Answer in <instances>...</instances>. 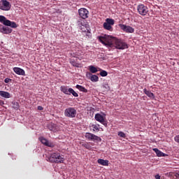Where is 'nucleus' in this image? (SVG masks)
<instances>
[{"mask_svg": "<svg viewBox=\"0 0 179 179\" xmlns=\"http://www.w3.org/2000/svg\"><path fill=\"white\" fill-rule=\"evenodd\" d=\"M99 41L108 48H116L117 50H126L128 44L122 39H118L109 35H103L99 37Z\"/></svg>", "mask_w": 179, "mask_h": 179, "instance_id": "obj_1", "label": "nucleus"}, {"mask_svg": "<svg viewBox=\"0 0 179 179\" xmlns=\"http://www.w3.org/2000/svg\"><path fill=\"white\" fill-rule=\"evenodd\" d=\"M48 160L51 163H63L64 159L59 153H53L48 157Z\"/></svg>", "mask_w": 179, "mask_h": 179, "instance_id": "obj_2", "label": "nucleus"}, {"mask_svg": "<svg viewBox=\"0 0 179 179\" xmlns=\"http://www.w3.org/2000/svg\"><path fill=\"white\" fill-rule=\"evenodd\" d=\"M76 114V109L73 107H69L64 110V116L68 118H75Z\"/></svg>", "mask_w": 179, "mask_h": 179, "instance_id": "obj_3", "label": "nucleus"}, {"mask_svg": "<svg viewBox=\"0 0 179 179\" xmlns=\"http://www.w3.org/2000/svg\"><path fill=\"white\" fill-rule=\"evenodd\" d=\"M115 20L111 18H106V22L103 23V29L108 30V31H113V27L114 26Z\"/></svg>", "mask_w": 179, "mask_h": 179, "instance_id": "obj_4", "label": "nucleus"}, {"mask_svg": "<svg viewBox=\"0 0 179 179\" xmlns=\"http://www.w3.org/2000/svg\"><path fill=\"white\" fill-rule=\"evenodd\" d=\"M137 10L139 15H141V16H146V15H148L149 12V8L144 4H139L137 6Z\"/></svg>", "mask_w": 179, "mask_h": 179, "instance_id": "obj_5", "label": "nucleus"}, {"mask_svg": "<svg viewBox=\"0 0 179 179\" xmlns=\"http://www.w3.org/2000/svg\"><path fill=\"white\" fill-rule=\"evenodd\" d=\"M12 6L8 0H1L0 1V9L1 10H10Z\"/></svg>", "mask_w": 179, "mask_h": 179, "instance_id": "obj_6", "label": "nucleus"}, {"mask_svg": "<svg viewBox=\"0 0 179 179\" xmlns=\"http://www.w3.org/2000/svg\"><path fill=\"white\" fill-rule=\"evenodd\" d=\"M95 120L96 121H98V122H101L104 127H107V121L104 118L103 115H101L100 113H96L95 115Z\"/></svg>", "mask_w": 179, "mask_h": 179, "instance_id": "obj_7", "label": "nucleus"}, {"mask_svg": "<svg viewBox=\"0 0 179 179\" xmlns=\"http://www.w3.org/2000/svg\"><path fill=\"white\" fill-rule=\"evenodd\" d=\"M78 25L80 27V30L83 33H87L86 36H87V37H90V29H89V28H87V27L83 25V23H82V22L78 21Z\"/></svg>", "mask_w": 179, "mask_h": 179, "instance_id": "obj_8", "label": "nucleus"}, {"mask_svg": "<svg viewBox=\"0 0 179 179\" xmlns=\"http://www.w3.org/2000/svg\"><path fill=\"white\" fill-rule=\"evenodd\" d=\"M85 138L88 139V141H99V142H101V138L92 134V133H86L85 134Z\"/></svg>", "mask_w": 179, "mask_h": 179, "instance_id": "obj_9", "label": "nucleus"}, {"mask_svg": "<svg viewBox=\"0 0 179 179\" xmlns=\"http://www.w3.org/2000/svg\"><path fill=\"white\" fill-rule=\"evenodd\" d=\"M119 26L120 29L123 30V31H125V33H134L135 31V29L131 27L127 26L122 24H120Z\"/></svg>", "mask_w": 179, "mask_h": 179, "instance_id": "obj_10", "label": "nucleus"}, {"mask_svg": "<svg viewBox=\"0 0 179 179\" xmlns=\"http://www.w3.org/2000/svg\"><path fill=\"white\" fill-rule=\"evenodd\" d=\"M79 15L82 19H87L89 17V10L86 8H80L78 10Z\"/></svg>", "mask_w": 179, "mask_h": 179, "instance_id": "obj_11", "label": "nucleus"}, {"mask_svg": "<svg viewBox=\"0 0 179 179\" xmlns=\"http://www.w3.org/2000/svg\"><path fill=\"white\" fill-rule=\"evenodd\" d=\"M0 33H3V34H10L12 33V29L8 27L0 26Z\"/></svg>", "mask_w": 179, "mask_h": 179, "instance_id": "obj_12", "label": "nucleus"}, {"mask_svg": "<svg viewBox=\"0 0 179 179\" xmlns=\"http://www.w3.org/2000/svg\"><path fill=\"white\" fill-rule=\"evenodd\" d=\"M48 129H50V131H52L53 132H57L59 131V127L54 123H50L49 124H48Z\"/></svg>", "mask_w": 179, "mask_h": 179, "instance_id": "obj_13", "label": "nucleus"}, {"mask_svg": "<svg viewBox=\"0 0 179 179\" xmlns=\"http://www.w3.org/2000/svg\"><path fill=\"white\" fill-rule=\"evenodd\" d=\"M13 71L15 72V73H16L17 75H20L21 76H24L25 75V72L24 70H23L22 69H20L19 67H14L13 68Z\"/></svg>", "mask_w": 179, "mask_h": 179, "instance_id": "obj_14", "label": "nucleus"}, {"mask_svg": "<svg viewBox=\"0 0 179 179\" xmlns=\"http://www.w3.org/2000/svg\"><path fill=\"white\" fill-rule=\"evenodd\" d=\"M4 26H8L9 27H12L13 29H16L17 27V24H16V22H12L8 20V21H6L4 22Z\"/></svg>", "mask_w": 179, "mask_h": 179, "instance_id": "obj_15", "label": "nucleus"}, {"mask_svg": "<svg viewBox=\"0 0 179 179\" xmlns=\"http://www.w3.org/2000/svg\"><path fill=\"white\" fill-rule=\"evenodd\" d=\"M152 150H154L158 157H166L167 156V154H164L157 148H154Z\"/></svg>", "mask_w": 179, "mask_h": 179, "instance_id": "obj_16", "label": "nucleus"}, {"mask_svg": "<svg viewBox=\"0 0 179 179\" xmlns=\"http://www.w3.org/2000/svg\"><path fill=\"white\" fill-rule=\"evenodd\" d=\"M88 75L91 82H99V76L93 75L92 73H89Z\"/></svg>", "mask_w": 179, "mask_h": 179, "instance_id": "obj_17", "label": "nucleus"}, {"mask_svg": "<svg viewBox=\"0 0 179 179\" xmlns=\"http://www.w3.org/2000/svg\"><path fill=\"white\" fill-rule=\"evenodd\" d=\"M143 92L145 93V94H146V96H148V97H150V99H155V94H153V92L148 91L146 88L143 90Z\"/></svg>", "mask_w": 179, "mask_h": 179, "instance_id": "obj_18", "label": "nucleus"}, {"mask_svg": "<svg viewBox=\"0 0 179 179\" xmlns=\"http://www.w3.org/2000/svg\"><path fill=\"white\" fill-rule=\"evenodd\" d=\"M0 96H1V97H4L5 99H10V94H9L8 92L0 91Z\"/></svg>", "mask_w": 179, "mask_h": 179, "instance_id": "obj_19", "label": "nucleus"}, {"mask_svg": "<svg viewBox=\"0 0 179 179\" xmlns=\"http://www.w3.org/2000/svg\"><path fill=\"white\" fill-rule=\"evenodd\" d=\"M60 90L61 92H62V93H64V94H71L69 92V88L68 89V87L66 86H62L60 87Z\"/></svg>", "mask_w": 179, "mask_h": 179, "instance_id": "obj_20", "label": "nucleus"}, {"mask_svg": "<svg viewBox=\"0 0 179 179\" xmlns=\"http://www.w3.org/2000/svg\"><path fill=\"white\" fill-rule=\"evenodd\" d=\"M99 164H101V166H108V160H104L103 159H99L97 160Z\"/></svg>", "mask_w": 179, "mask_h": 179, "instance_id": "obj_21", "label": "nucleus"}, {"mask_svg": "<svg viewBox=\"0 0 179 179\" xmlns=\"http://www.w3.org/2000/svg\"><path fill=\"white\" fill-rule=\"evenodd\" d=\"M76 89H78V90H80V92H83V93H87V90L86 88H85V87L80 85H77L76 86Z\"/></svg>", "mask_w": 179, "mask_h": 179, "instance_id": "obj_22", "label": "nucleus"}, {"mask_svg": "<svg viewBox=\"0 0 179 179\" xmlns=\"http://www.w3.org/2000/svg\"><path fill=\"white\" fill-rule=\"evenodd\" d=\"M89 70L91 73H96V72H99V70L94 66H90Z\"/></svg>", "mask_w": 179, "mask_h": 179, "instance_id": "obj_23", "label": "nucleus"}, {"mask_svg": "<svg viewBox=\"0 0 179 179\" xmlns=\"http://www.w3.org/2000/svg\"><path fill=\"white\" fill-rule=\"evenodd\" d=\"M55 145L54 144V143L48 141V140H45V146H48L49 148H54Z\"/></svg>", "mask_w": 179, "mask_h": 179, "instance_id": "obj_24", "label": "nucleus"}, {"mask_svg": "<svg viewBox=\"0 0 179 179\" xmlns=\"http://www.w3.org/2000/svg\"><path fill=\"white\" fill-rule=\"evenodd\" d=\"M69 92L70 94H72L74 97H79V94H78L73 89L69 88Z\"/></svg>", "mask_w": 179, "mask_h": 179, "instance_id": "obj_25", "label": "nucleus"}, {"mask_svg": "<svg viewBox=\"0 0 179 179\" xmlns=\"http://www.w3.org/2000/svg\"><path fill=\"white\" fill-rule=\"evenodd\" d=\"M9 20H6V17L3 15H0V22L3 23L5 25V22L8 21Z\"/></svg>", "mask_w": 179, "mask_h": 179, "instance_id": "obj_26", "label": "nucleus"}, {"mask_svg": "<svg viewBox=\"0 0 179 179\" xmlns=\"http://www.w3.org/2000/svg\"><path fill=\"white\" fill-rule=\"evenodd\" d=\"M20 106H19V103L17 102H14L13 103V108L15 110H19Z\"/></svg>", "mask_w": 179, "mask_h": 179, "instance_id": "obj_27", "label": "nucleus"}, {"mask_svg": "<svg viewBox=\"0 0 179 179\" xmlns=\"http://www.w3.org/2000/svg\"><path fill=\"white\" fill-rule=\"evenodd\" d=\"M99 75L104 78L105 76H107V75H108V73L106 71L101 70V72L99 73Z\"/></svg>", "mask_w": 179, "mask_h": 179, "instance_id": "obj_28", "label": "nucleus"}, {"mask_svg": "<svg viewBox=\"0 0 179 179\" xmlns=\"http://www.w3.org/2000/svg\"><path fill=\"white\" fill-rule=\"evenodd\" d=\"M92 128L94 132L96 131V132H99V131H100V129H99V125L92 124Z\"/></svg>", "mask_w": 179, "mask_h": 179, "instance_id": "obj_29", "label": "nucleus"}, {"mask_svg": "<svg viewBox=\"0 0 179 179\" xmlns=\"http://www.w3.org/2000/svg\"><path fill=\"white\" fill-rule=\"evenodd\" d=\"M118 136H120V138H125L127 137V136L125 135V133L122 132V131H119L117 133Z\"/></svg>", "mask_w": 179, "mask_h": 179, "instance_id": "obj_30", "label": "nucleus"}, {"mask_svg": "<svg viewBox=\"0 0 179 179\" xmlns=\"http://www.w3.org/2000/svg\"><path fill=\"white\" fill-rule=\"evenodd\" d=\"M169 175L173 176V177H176V178L179 179V172H178V173H170Z\"/></svg>", "mask_w": 179, "mask_h": 179, "instance_id": "obj_31", "label": "nucleus"}, {"mask_svg": "<svg viewBox=\"0 0 179 179\" xmlns=\"http://www.w3.org/2000/svg\"><path fill=\"white\" fill-rule=\"evenodd\" d=\"M103 89H105V90H106V91L110 90V86H108V85L107 83H104V84L103 85Z\"/></svg>", "mask_w": 179, "mask_h": 179, "instance_id": "obj_32", "label": "nucleus"}, {"mask_svg": "<svg viewBox=\"0 0 179 179\" xmlns=\"http://www.w3.org/2000/svg\"><path fill=\"white\" fill-rule=\"evenodd\" d=\"M83 146H84V148H85V149H88V150H90V149H92V146L89 144H84V145H83Z\"/></svg>", "mask_w": 179, "mask_h": 179, "instance_id": "obj_33", "label": "nucleus"}, {"mask_svg": "<svg viewBox=\"0 0 179 179\" xmlns=\"http://www.w3.org/2000/svg\"><path fill=\"white\" fill-rule=\"evenodd\" d=\"M39 141L40 142H41V143H43V145H45V139L44 138V137H40Z\"/></svg>", "mask_w": 179, "mask_h": 179, "instance_id": "obj_34", "label": "nucleus"}, {"mask_svg": "<svg viewBox=\"0 0 179 179\" xmlns=\"http://www.w3.org/2000/svg\"><path fill=\"white\" fill-rule=\"evenodd\" d=\"M174 141L175 142H176L177 143H179V135H177L174 137Z\"/></svg>", "mask_w": 179, "mask_h": 179, "instance_id": "obj_35", "label": "nucleus"}, {"mask_svg": "<svg viewBox=\"0 0 179 179\" xmlns=\"http://www.w3.org/2000/svg\"><path fill=\"white\" fill-rule=\"evenodd\" d=\"M71 64L73 65V66H76V67L78 66V64H76V62H71Z\"/></svg>", "mask_w": 179, "mask_h": 179, "instance_id": "obj_36", "label": "nucleus"}, {"mask_svg": "<svg viewBox=\"0 0 179 179\" xmlns=\"http://www.w3.org/2000/svg\"><path fill=\"white\" fill-rule=\"evenodd\" d=\"M10 80V79H9V78H6L5 80H4V82H5V83H9V81Z\"/></svg>", "mask_w": 179, "mask_h": 179, "instance_id": "obj_37", "label": "nucleus"}, {"mask_svg": "<svg viewBox=\"0 0 179 179\" xmlns=\"http://www.w3.org/2000/svg\"><path fill=\"white\" fill-rule=\"evenodd\" d=\"M155 178L156 179H161L162 177L160 176V175L157 174V175L155 176Z\"/></svg>", "mask_w": 179, "mask_h": 179, "instance_id": "obj_38", "label": "nucleus"}, {"mask_svg": "<svg viewBox=\"0 0 179 179\" xmlns=\"http://www.w3.org/2000/svg\"><path fill=\"white\" fill-rule=\"evenodd\" d=\"M38 110H43V106H38Z\"/></svg>", "mask_w": 179, "mask_h": 179, "instance_id": "obj_39", "label": "nucleus"}, {"mask_svg": "<svg viewBox=\"0 0 179 179\" xmlns=\"http://www.w3.org/2000/svg\"><path fill=\"white\" fill-rule=\"evenodd\" d=\"M79 55H80V52H76V56L75 57H79Z\"/></svg>", "mask_w": 179, "mask_h": 179, "instance_id": "obj_40", "label": "nucleus"}, {"mask_svg": "<svg viewBox=\"0 0 179 179\" xmlns=\"http://www.w3.org/2000/svg\"><path fill=\"white\" fill-rule=\"evenodd\" d=\"M3 104V101L0 102V106H2Z\"/></svg>", "mask_w": 179, "mask_h": 179, "instance_id": "obj_41", "label": "nucleus"}, {"mask_svg": "<svg viewBox=\"0 0 179 179\" xmlns=\"http://www.w3.org/2000/svg\"><path fill=\"white\" fill-rule=\"evenodd\" d=\"M161 179H164V177H161Z\"/></svg>", "mask_w": 179, "mask_h": 179, "instance_id": "obj_42", "label": "nucleus"}]
</instances>
